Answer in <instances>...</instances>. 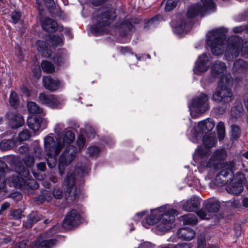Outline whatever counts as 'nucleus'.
Wrapping results in <instances>:
<instances>
[{
  "mask_svg": "<svg viewBox=\"0 0 248 248\" xmlns=\"http://www.w3.org/2000/svg\"><path fill=\"white\" fill-rule=\"evenodd\" d=\"M206 42L215 55L221 54L224 50L227 61H232L241 53L244 58H248V41H244L238 35H232L226 40L221 29L214 30L208 32Z\"/></svg>",
  "mask_w": 248,
  "mask_h": 248,
  "instance_id": "f257e3e1",
  "label": "nucleus"
},
{
  "mask_svg": "<svg viewBox=\"0 0 248 248\" xmlns=\"http://www.w3.org/2000/svg\"><path fill=\"white\" fill-rule=\"evenodd\" d=\"M29 168L18 163L13 171L9 169L7 164L0 159V194L3 195L7 192L6 180L8 179L11 186L29 193L31 190Z\"/></svg>",
  "mask_w": 248,
  "mask_h": 248,
  "instance_id": "f03ea898",
  "label": "nucleus"
},
{
  "mask_svg": "<svg viewBox=\"0 0 248 248\" xmlns=\"http://www.w3.org/2000/svg\"><path fill=\"white\" fill-rule=\"evenodd\" d=\"M227 156L226 152L223 149L216 150L208 162L206 163V167L213 170H217L219 168L221 170L218 173L216 177V180L221 179L222 177L225 179H223L221 182V185H224L228 182L232 181L234 178L233 169L234 168L236 160L233 159L226 162L224 165V160Z\"/></svg>",
  "mask_w": 248,
  "mask_h": 248,
  "instance_id": "7ed1b4c3",
  "label": "nucleus"
},
{
  "mask_svg": "<svg viewBox=\"0 0 248 248\" xmlns=\"http://www.w3.org/2000/svg\"><path fill=\"white\" fill-rule=\"evenodd\" d=\"M116 17V15L112 10L94 13L93 16V24L90 28L91 32L95 36L108 33V26Z\"/></svg>",
  "mask_w": 248,
  "mask_h": 248,
  "instance_id": "20e7f679",
  "label": "nucleus"
},
{
  "mask_svg": "<svg viewBox=\"0 0 248 248\" xmlns=\"http://www.w3.org/2000/svg\"><path fill=\"white\" fill-rule=\"evenodd\" d=\"M224 78L222 76L218 87L213 93L212 100L217 102L220 103L222 105H228L233 99V95L232 89L228 86L232 84V78L230 77L224 82Z\"/></svg>",
  "mask_w": 248,
  "mask_h": 248,
  "instance_id": "39448f33",
  "label": "nucleus"
},
{
  "mask_svg": "<svg viewBox=\"0 0 248 248\" xmlns=\"http://www.w3.org/2000/svg\"><path fill=\"white\" fill-rule=\"evenodd\" d=\"M77 154V148L72 145L67 146L59 157V170L61 175L64 173L66 167L75 159Z\"/></svg>",
  "mask_w": 248,
  "mask_h": 248,
  "instance_id": "423d86ee",
  "label": "nucleus"
},
{
  "mask_svg": "<svg viewBox=\"0 0 248 248\" xmlns=\"http://www.w3.org/2000/svg\"><path fill=\"white\" fill-rule=\"evenodd\" d=\"M64 185L66 187L65 198L69 202H73L77 197V189L75 185V173L68 172L65 178Z\"/></svg>",
  "mask_w": 248,
  "mask_h": 248,
  "instance_id": "0eeeda50",
  "label": "nucleus"
},
{
  "mask_svg": "<svg viewBox=\"0 0 248 248\" xmlns=\"http://www.w3.org/2000/svg\"><path fill=\"white\" fill-rule=\"evenodd\" d=\"M175 212L174 210H170L166 213L161 214L157 225L158 230L165 232L174 226Z\"/></svg>",
  "mask_w": 248,
  "mask_h": 248,
  "instance_id": "6e6552de",
  "label": "nucleus"
},
{
  "mask_svg": "<svg viewBox=\"0 0 248 248\" xmlns=\"http://www.w3.org/2000/svg\"><path fill=\"white\" fill-rule=\"evenodd\" d=\"M44 146L46 154L49 155H58L63 147L60 140L56 143L54 139L49 136L44 139Z\"/></svg>",
  "mask_w": 248,
  "mask_h": 248,
  "instance_id": "1a4fd4ad",
  "label": "nucleus"
},
{
  "mask_svg": "<svg viewBox=\"0 0 248 248\" xmlns=\"http://www.w3.org/2000/svg\"><path fill=\"white\" fill-rule=\"evenodd\" d=\"M80 219L79 213L76 209H72L67 213L62 225L65 229H71L78 225L80 222Z\"/></svg>",
  "mask_w": 248,
  "mask_h": 248,
  "instance_id": "9d476101",
  "label": "nucleus"
},
{
  "mask_svg": "<svg viewBox=\"0 0 248 248\" xmlns=\"http://www.w3.org/2000/svg\"><path fill=\"white\" fill-rule=\"evenodd\" d=\"M208 100L209 97L206 94L201 93L199 96L193 99V107L199 113H204L209 108Z\"/></svg>",
  "mask_w": 248,
  "mask_h": 248,
  "instance_id": "9b49d317",
  "label": "nucleus"
},
{
  "mask_svg": "<svg viewBox=\"0 0 248 248\" xmlns=\"http://www.w3.org/2000/svg\"><path fill=\"white\" fill-rule=\"evenodd\" d=\"M55 228H52L49 232L45 234H42L37 239L32 243V245L35 246L36 248H52L57 244V240L55 239L47 240L46 235L48 233H51Z\"/></svg>",
  "mask_w": 248,
  "mask_h": 248,
  "instance_id": "f8f14e48",
  "label": "nucleus"
},
{
  "mask_svg": "<svg viewBox=\"0 0 248 248\" xmlns=\"http://www.w3.org/2000/svg\"><path fill=\"white\" fill-rule=\"evenodd\" d=\"M209 59L207 54L203 53L199 57L193 69L194 72L197 75L206 71L209 67Z\"/></svg>",
  "mask_w": 248,
  "mask_h": 248,
  "instance_id": "ddd939ff",
  "label": "nucleus"
},
{
  "mask_svg": "<svg viewBox=\"0 0 248 248\" xmlns=\"http://www.w3.org/2000/svg\"><path fill=\"white\" fill-rule=\"evenodd\" d=\"M43 83L45 89L51 92H55L62 86L61 81L57 78L50 76H44Z\"/></svg>",
  "mask_w": 248,
  "mask_h": 248,
  "instance_id": "4468645a",
  "label": "nucleus"
},
{
  "mask_svg": "<svg viewBox=\"0 0 248 248\" xmlns=\"http://www.w3.org/2000/svg\"><path fill=\"white\" fill-rule=\"evenodd\" d=\"M38 98L42 104L52 108H58L61 105L60 101L54 94L42 93L39 94Z\"/></svg>",
  "mask_w": 248,
  "mask_h": 248,
  "instance_id": "2eb2a0df",
  "label": "nucleus"
},
{
  "mask_svg": "<svg viewBox=\"0 0 248 248\" xmlns=\"http://www.w3.org/2000/svg\"><path fill=\"white\" fill-rule=\"evenodd\" d=\"M209 11L205 7L201 4L192 5L188 9L187 17L188 18H192L198 16H203Z\"/></svg>",
  "mask_w": 248,
  "mask_h": 248,
  "instance_id": "dca6fc26",
  "label": "nucleus"
},
{
  "mask_svg": "<svg viewBox=\"0 0 248 248\" xmlns=\"http://www.w3.org/2000/svg\"><path fill=\"white\" fill-rule=\"evenodd\" d=\"M200 199L193 196L183 203L182 208L186 211L195 212L200 208Z\"/></svg>",
  "mask_w": 248,
  "mask_h": 248,
  "instance_id": "f3484780",
  "label": "nucleus"
},
{
  "mask_svg": "<svg viewBox=\"0 0 248 248\" xmlns=\"http://www.w3.org/2000/svg\"><path fill=\"white\" fill-rule=\"evenodd\" d=\"M161 215L158 209L152 211L151 214L146 217L145 220L142 221L143 226L148 228L149 225H153L156 223L158 222Z\"/></svg>",
  "mask_w": 248,
  "mask_h": 248,
  "instance_id": "a211bd4d",
  "label": "nucleus"
},
{
  "mask_svg": "<svg viewBox=\"0 0 248 248\" xmlns=\"http://www.w3.org/2000/svg\"><path fill=\"white\" fill-rule=\"evenodd\" d=\"M248 69V63L242 59H238L234 62L232 71L235 74H245Z\"/></svg>",
  "mask_w": 248,
  "mask_h": 248,
  "instance_id": "6ab92c4d",
  "label": "nucleus"
},
{
  "mask_svg": "<svg viewBox=\"0 0 248 248\" xmlns=\"http://www.w3.org/2000/svg\"><path fill=\"white\" fill-rule=\"evenodd\" d=\"M177 235L179 238L184 240L190 241L195 237L196 232L191 228L185 227L178 231Z\"/></svg>",
  "mask_w": 248,
  "mask_h": 248,
  "instance_id": "aec40b11",
  "label": "nucleus"
},
{
  "mask_svg": "<svg viewBox=\"0 0 248 248\" xmlns=\"http://www.w3.org/2000/svg\"><path fill=\"white\" fill-rule=\"evenodd\" d=\"M226 70V65L225 63L216 61L211 67V74L214 77L222 76Z\"/></svg>",
  "mask_w": 248,
  "mask_h": 248,
  "instance_id": "412c9836",
  "label": "nucleus"
},
{
  "mask_svg": "<svg viewBox=\"0 0 248 248\" xmlns=\"http://www.w3.org/2000/svg\"><path fill=\"white\" fill-rule=\"evenodd\" d=\"M42 27L48 32H54L58 29V23L53 19L46 18L42 23Z\"/></svg>",
  "mask_w": 248,
  "mask_h": 248,
  "instance_id": "4be33fe9",
  "label": "nucleus"
},
{
  "mask_svg": "<svg viewBox=\"0 0 248 248\" xmlns=\"http://www.w3.org/2000/svg\"><path fill=\"white\" fill-rule=\"evenodd\" d=\"M203 207L209 213H216L218 211L220 205L219 201L211 199L204 202Z\"/></svg>",
  "mask_w": 248,
  "mask_h": 248,
  "instance_id": "5701e85b",
  "label": "nucleus"
},
{
  "mask_svg": "<svg viewBox=\"0 0 248 248\" xmlns=\"http://www.w3.org/2000/svg\"><path fill=\"white\" fill-rule=\"evenodd\" d=\"M9 117V124L12 128H18L24 124V119L21 115L11 114Z\"/></svg>",
  "mask_w": 248,
  "mask_h": 248,
  "instance_id": "b1692460",
  "label": "nucleus"
},
{
  "mask_svg": "<svg viewBox=\"0 0 248 248\" xmlns=\"http://www.w3.org/2000/svg\"><path fill=\"white\" fill-rule=\"evenodd\" d=\"M215 126V122L211 119H208L200 122L198 124V127L200 132H208L212 130Z\"/></svg>",
  "mask_w": 248,
  "mask_h": 248,
  "instance_id": "393cba45",
  "label": "nucleus"
},
{
  "mask_svg": "<svg viewBox=\"0 0 248 248\" xmlns=\"http://www.w3.org/2000/svg\"><path fill=\"white\" fill-rule=\"evenodd\" d=\"M18 151L20 154L24 155L23 160L26 165V167H30L31 165V150L30 147L28 145H24L21 146L19 148Z\"/></svg>",
  "mask_w": 248,
  "mask_h": 248,
  "instance_id": "a878e982",
  "label": "nucleus"
},
{
  "mask_svg": "<svg viewBox=\"0 0 248 248\" xmlns=\"http://www.w3.org/2000/svg\"><path fill=\"white\" fill-rule=\"evenodd\" d=\"M36 45L38 51L41 53L43 56L46 58H48L51 56V51L48 48L46 42L38 41L36 42Z\"/></svg>",
  "mask_w": 248,
  "mask_h": 248,
  "instance_id": "bb28decb",
  "label": "nucleus"
},
{
  "mask_svg": "<svg viewBox=\"0 0 248 248\" xmlns=\"http://www.w3.org/2000/svg\"><path fill=\"white\" fill-rule=\"evenodd\" d=\"M243 107L242 104L240 100H236L234 104V106L231 109V117L236 119L240 117L243 112Z\"/></svg>",
  "mask_w": 248,
  "mask_h": 248,
  "instance_id": "cd10ccee",
  "label": "nucleus"
},
{
  "mask_svg": "<svg viewBox=\"0 0 248 248\" xmlns=\"http://www.w3.org/2000/svg\"><path fill=\"white\" fill-rule=\"evenodd\" d=\"M226 189L227 191L234 195L239 194L243 190V185L241 183H232V184L227 186Z\"/></svg>",
  "mask_w": 248,
  "mask_h": 248,
  "instance_id": "c85d7f7f",
  "label": "nucleus"
},
{
  "mask_svg": "<svg viewBox=\"0 0 248 248\" xmlns=\"http://www.w3.org/2000/svg\"><path fill=\"white\" fill-rule=\"evenodd\" d=\"M181 220L185 225H195L198 223V218L195 215L188 214L181 217Z\"/></svg>",
  "mask_w": 248,
  "mask_h": 248,
  "instance_id": "c756f323",
  "label": "nucleus"
},
{
  "mask_svg": "<svg viewBox=\"0 0 248 248\" xmlns=\"http://www.w3.org/2000/svg\"><path fill=\"white\" fill-rule=\"evenodd\" d=\"M202 142L205 147L210 148L215 146L217 139L213 135H205L203 138Z\"/></svg>",
  "mask_w": 248,
  "mask_h": 248,
  "instance_id": "7c9ffc66",
  "label": "nucleus"
},
{
  "mask_svg": "<svg viewBox=\"0 0 248 248\" xmlns=\"http://www.w3.org/2000/svg\"><path fill=\"white\" fill-rule=\"evenodd\" d=\"M67 58L66 53L64 51L60 50L56 53L53 59L55 63L61 65L64 63Z\"/></svg>",
  "mask_w": 248,
  "mask_h": 248,
  "instance_id": "2f4dec72",
  "label": "nucleus"
},
{
  "mask_svg": "<svg viewBox=\"0 0 248 248\" xmlns=\"http://www.w3.org/2000/svg\"><path fill=\"white\" fill-rule=\"evenodd\" d=\"M16 141L13 139L4 140L0 143V149L6 151L11 149L16 145Z\"/></svg>",
  "mask_w": 248,
  "mask_h": 248,
  "instance_id": "473e14b6",
  "label": "nucleus"
},
{
  "mask_svg": "<svg viewBox=\"0 0 248 248\" xmlns=\"http://www.w3.org/2000/svg\"><path fill=\"white\" fill-rule=\"evenodd\" d=\"M32 118L33 119V122L32 123V132L36 135L39 133L42 118L40 115H35L33 117L32 116Z\"/></svg>",
  "mask_w": 248,
  "mask_h": 248,
  "instance_id": "72a5a7b5",
  "label": "nucleus"
},
{
  "mask_svg": "<svg viewBox=\"0 0 248 248\" xmlns=\"http://www.w3.org/2000/svg\"><path fill=\"white\" fill-rule=\"evenodd\" d=\"M41 67L44 72L47 73L54 72L55 69L54 65L47 61H43L42 62Z\"/></svg>",
  "mask_w": 248,
  "mask_h": 248,
  "instance_id": "f704fd0d",
  "label": "nucleus"
},
{
  "mask_svg": "<svg viewBox=\"0 0 248 248\" xmlns=\"http://www.w3.org/2000/svg\"><path fill=\"white\" fill-rule=\"evenodd\" d=\"M75 134L71 130H65L62 139L64 143L70 144L74 141Z\"/></svg>",
  "mask_w": 248,
  "mask_h": 248,
  "instance_id": "c9c22d12",
  "label": "nucleus"
},
{
  "mask_svg": "<svg viewBox=\"0 0 248 248\" xmlns=\"http://www.w3.org/2000/svg\"><path fill=\"white\" fill-rule=\"evenodd\" d=\"M21 91L23 97L26 98V101L27 102V106L28 109V111L30 113H31V102L30 101V91L27 87L25 86L22 87Z\"/></svg>",
  "mask_w": 248,
  "mask_h": 248,
  "instance_id": "e433bc0d",
  "label": "nucleus"
},
{
  "mask_svg": "<svg viewBox=\"0 0 248 248\" xmlns=\"http://www.w3.org/2000/svg\"><path fill=\"white\" fill-rule=\"evenodd\" d=\"M241 129L238 125L232 124L231 125V138L232 140H237L240 136Z\"/></svg>",
  "mask_w": 248,
  "mask_h": 248,
  "instance_id": "4c0bfd02",
  "label": "nucleus"
},
{
  "mask_svg": "<svg viewBox=\"0 0 248 248\" xmlns=\"http://www.w3.org/2000/svg\"><path fill=\"white\" fill-rule=\"evenodd\" d=\"M218 138L220 141L222 140L225 135V127L223 122H219L217 126Z\"/></svg>",
  "mask_w": 248,
  "mask_h": 248,
  "instance_id": "58836bf2",
  "label": "nucleus"
},
{
  "mask_svg": "<svg viewBox=\"0 0 248 248\" xmlns=\"http://www.w3.org/2000/svg\"><path fill=\"white\" fill-rule=\"evenodd\" d=\"M58 155H49L46 154V158L47 161V165L50 168H53L57 163L56 156Z\"/></svg>",
  "mask_w": 248,
  "mask_h": 248,
  "instance_id": "ea45409f",
  "label": "nucleus"
},
{
  "mask_svg": "<svg viewBox=\"0 0 248 248\" xmlns=\"http://www.w3.org/2000/svg\"><path fill=\"white\" fill-rule=\"evenodd\" d=\"M100 152L99 148L96 146H90L87 149V154L91 157H96Z\"/></svg>",
  "mask_w": 248,
  "mask_h": 248,
  "instance_id": "a19ab883",
  "label": "nucleus"
},
{
  "mask_svg": "<svg viewBox=\"0 0 248 248\" xmlns=\"http://www.w3.org/2000/svg\"><path fill=\"white\" fill-rule=\"evenodd\" d=\"M180 0H168L166 3L165 9L166 11H170L173 10L179 2Z\"/></svg>",
  "mask_w": 248,
  "mask_h": 248,
  "instance_id": "79ce46f5",
  "label": "nucleus"
},
{
  "mask_svg": "<svg viewBox=\"0 0 248 248\" xmlns=\"http://www.w3.org/2000/svg\"><path fill=\"white\" fill-rule=\"evenodd\" d=\"M161 19L162 17L161 16L157 15L155 17H152V18H150V19L146 21V22L145 23L144 27L145 28H148L151 25L154 24L156 25L158 23V22Z\"/></svg>",
  "mask_w": 248,
  "mask_h": 248,
  "instance_id": "37998d69",
  "label": "nucleus"
},
{
  "mask_svg": "<svg viewBox=\"0 0 248 248\" xmlns=\"http://www.w3.org/2000/svg\"><path fill=\"white\" fill-rule=\"evenodd\" d=\"M52 194L54 197L57 199H61L63 196L62 189L59 186H55L54 187Z\"/></svg>",
  "mask_w": 248,
  "mask_h": 248,
  "instance_id": "c03bdc74",
  "label": "nucleus"
},
{
  "mask_svg": "<svg viewBox=\"0 0 248 248\" xmlns=\"http://www.w3.org/2000/svg\"><path fill=\"white\" fill-rule=\"evenodd\" d=\"M9 103L11 106L14 107L18 104V97L17 93L15 91H12L11 92L9 97Z\"/></svg>",
  "mask_w": 248,
  "mask_h": 248,
  "instance_id": "a18cd8bd",
  "label": "nucleus"
},
{
  "mask_svg": "<svg viewBox=\"0 0 248 248\" xmlns=\"http://www.w3.org/2000/svg\"><path fill=\"white\" fill-rule=\"evenodd\" d=\"M197 248H205L206 245L205 241V234L202 233L198 237Z\"/></svg>",
  "mask_w": 248,
  "mask_h": 248,
  "instance_id": "49530a36",
  "label": "nucleus"
},
{
  "mask_svg": "<svg viewBox=\"0 0 248 248\" xmlns=\"http://www.w3.org/2000/svg\"><path fill=\"white\" fill-rule=\"evenodd\" d=\"M30 136V133L29 130L27 129L23 130L19 134L18 140L19 141L26 140L29 139Z\"/></svg>",
  "mask_w": 248,
  "mask_h": 248,
  "instance_id": "de8ad7c7",
  "label": "nucleus"
},
{
  "mask_svg": "<svg viewBox=\"0 0 248 248\" xmlns=\"http://www.w3.org/2000/svg\"><path fill=\"white\" fill-rule=\"evenodd\" d=\"M185 22L183 20L180 21V23H178L174 27L173 29L174 31L178 34L181 33L184 31L185 28Z\"/></svg>",
  "mask_w": 248,
  "mask_h": 248,
  "instance_id": "09e8293b",
  "label": "nucleus"
},
{
  "mask_svg": "<svg viewBox=\"0 0 248 248\" xmlns=\"http://www.w3.org/2000/svg\"><path fill=\"white\" fill-rule=\"evenodd\" d=\"M202 5L209 11H213L215 5L213 0H201Z\"/></svg>",
  "mask_w": 248,
  "mask_h": 248,
  "instance_id": "8fccbe9b",
  "label": "nucleus"
},
{
  "mask_svg": "<svg viewBox=\"0 0 248 248\" xmlns=\"http://www.w3.org/2000/svg\"><path fill=\"white\" fill-rule=\"evenodd\" d=\"M10 217L13 219H18L22 217V211L21 209L14 210L10 214Z\"/></svg>",
  "mask_w": 248,
  "mask_h": 248,
  "instance_id": "3c124183",
  "label": "nucleus"
},
{
  "mask_svg": "<svg viewBox=\"0 0 248 248\" xmlns=\"http://www.w3.org/2000/svg\"><path fill=\"white\" fill-rule=\"evenodd\" d=\"M43 110L36 103L32 102V113L42 114Z\"/></svg>",
  "mask_w": 248,
  "mask_h": 248,
  "instance_id": "603ef678",
  "label": "nucleus"
},
{
  "mask_svg": "<svg viewBox=\"0 0 248 248\" xmlns=\"http://www.w3.org/2000/svg\"><path fill=\"white\" fill-rule=\"evenodd\" d=\"M20 13L17 11H14L11 14V19L12 20V22L14 24L17 23L20 20Z\"/></svg>",
  "mask_w": 248,
  "mask_h": 248,
  "instance_id": "864d4df0",
  "label": "nucleus"
},
{
  "mask_svg": "<svg viewBox=\"0 0 248 248\" xmlns=\"http://www.w3.org/2000/svg\"><path fill=\"white\" fill-rule=\"evenodd\" d=\"M85 143V138L82 135L79 136L77 140V145L79 149H81L84 146Z\"/></svg>",
  "mask_w": 248,
  "mask_h": 248,
  "instance_id": "5fc2aeb1",
  "label": "nucleus"
},
{
  "mask_svg": "<svg viewBox=\"0 0 248 248\" xmlns=\"http://www.w3.org/2000/svg\"><path fill=\"white\" fill-rule=\"evenodd\" d=\"M29 241L24 240L16 245V248H29L30 244H28Z\"/></svg>",
  "mask_w": 248,
  "mask_h": 248,
  "instance_id": "6e6d98bb",
  "label": "nucleus"
},
{
  "mask_svg": "<svg viewBox=\"0 0 248 248\" xmlns=\"http://www.w3.org/2000/svg\"><path fill=\"white\" fill-rule=\"evenodd\" d=\"M64 128V124H57L55 127L54 131L58 135H60Z\"/></svg>",
  "mask_w": 248,
  "mask_h": 248,
  "instance_id": "4d7b16f0",
  "label": "nucleus"
},
{
  "mask_svg": "<svg viewBox=\"0 0 248 248\" xmlns=\"http://www.w3.org/2000/svg\"><path fill=\"white\" fill-rule=\"evenodd\" d=\"M236 179L237 180V183H241L242 185L244 180V174L240 171H238L236 174Z\"/></svg>",
  "mask_w": 248,
  "mask_h": 248,
  "instance_id": "13d9d810",
  "label": "nucleus"
},
{
  "mask_svg": "<svg viewBox=\"0 0 248 248\" xmlns=\"http://www.w3.org/2000/svg\"><path fill=\"white\" fill-rule=\"evenodd\" d=\"M9 197L16 201H20L22 199V195L18 192H14L10 194Z\"/></svg>",
  "mask_w": 248,
  "mask_h": 248,
  "instance_id": "bf43d9fd",
  "label": "nucleus"
},
{
  "mask_svg": "<svg viewBox=\"0 0 248 248\" xmlns=\"http://www.w3.org/2000/svg\"><path fill=\"white\" fill-rule=\"evenodd\" d=\"M34 75L38 79L40 78L41 76V71L40 67L39 65H36L34 67Z\"/></svg>",
  "mask_w": 248,
  "mask_h": 248,
  "instance_id": "052dcab7",
  "label": "nucleus"
},
{
  "mask_svg": "<svg viewBox=\"0 0 248 248\" xmlns=\"http://www.w3.org/2000/svg\"><path fill=\"white\" fill-rule=\"evenodd\" d=\"M41 216L37 212H32V224L40 220Z\"/></svg>",
  "mask_w": 248,
  "mask_h": 248,
  "instance_id": "680f3d73",
  "label": "nucleus"
},
{
  "mask_svg": "<svg viewBox=\"0 0 248 248\" xmlns=\"http://www.w3.org/2000/svg\"><path fill=\"white\" fill-rule=\"evenodd\" d=\"M245 30H247V26L243 25L234 27L232 29V31L234 33H240Z\"/></svg>",
  "mask_w": 248,
  "mask_h": 248,
  "instance_id": "e2e57ef3",
  "label": "nucleus"
},
{
  "mask_svg": "<svg viewBox=\"0 0 248 248\" xmlns=\"http://www.w3.org/2000/svg\"><path fill=\"white\" fill-rule=\"evenodd\" d=\"M228 105H222V107H218L216 108V112L218 114H223L226 110Z\"/></svg>",
  "mask_w": 248,
  "mask_h": 248,
  "instance_id": "0e129e2a",
  "label": "nucleus"
},
{
  "mask_svg": "<svg viewBox=\"0 0 248 248\" xmlns=\"http://www.w3.org/2000/svg\"><path fill=\"white\" fill-rule=\"evenodd\" d=\"M75 171L76 172H78L79 173V175H80V176H83L85 174L87 173L88 169H86L85 170H84L81 167H77L75 169Z\"/></svg>",
  "mask_w": 248,
  "mask_h": 248,
  "instance_id": "69168bd1",
  "label": "nucleus"
},
{
  "mask_svg": "<svg viewBox=\"0 0 248 248\" xmlns=\"http://www.w3.org/2000/svg\"><path fill=\"white\" fill-rule=\"evenodd\" d=\"M197 215L201 219H206L207 218V214L206 212L203 210H200L198 211L197 213Z\"/></svg>",
  "mask_w": 248,
  "mask_h": 248,
  "instance_id": "338daca9",
  "label": "nucleus"
},
{
  "mask_svg": "<svg viewBox=\"0 0 248 248\" xmlns=\"http://www.w3.org/2000/svg\"><path fill=\"white\" fill-rule=\"evenodd\" d=\"M9 206L10 203L7 202H5L2 204H1L0 209V215L1 214L2 212L6 210Z\"/></svg>",
  "mask_w": 248,
  "mask_h": 248,
  "instance_id": "774afa93",
  "label": "nucleus"
}]
</instances>
